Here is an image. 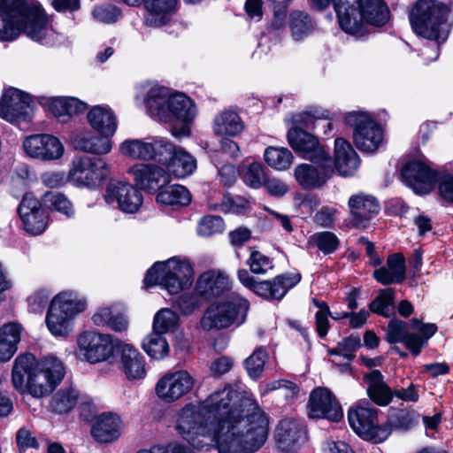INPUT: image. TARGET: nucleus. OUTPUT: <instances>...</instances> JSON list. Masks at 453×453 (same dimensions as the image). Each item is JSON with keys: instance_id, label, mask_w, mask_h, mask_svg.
Here are the masks:
<instances>
[{"instance_id": "nucleus-1", "label": "nucleus", "mask_w": 453, "mask_h": 453, "mask_svg": "<svg viewBox=\"0 0 453 453\" xmlns=\"http://www.w3.org/2000/svg\"><path fill=\"white\" fill-rule=\"evenodd\" d=\"M268 424L256 400L226 387L183 407L176 430L195 448L214 442L219 453H254L267 439Z\"/></svg>"}, {"instance_id": "nucleus-2", "label": "nucleus", "mask_w": 453, "mask_h": 453, "mask_svg": "<svg viewBox=\"0 0 453 453\" xmlns=\"http://www.w3.org/2000/svg\"><path fill=\"white\" fill-rule=\"evenodd\" d=\"M65 376L63 363L49 356L36 362L30 353L19 355L12 368V383L16 389L28 392L35 397L50 395Z\"/></svg>"}, {"instance_id": "nucleus-3", "label": "nucleus", "mask_w": 453, "mask_h": 453, "mask_svg": "<svg viewBox=\"0 0 453 453\" xmlns=\"http://www.w3.org/2000/svg\"><path fill=\"white\" fill-rule=\"evenodd\" d=\"M43 10L22 0H0V40L12 41L20 32L42 42L49 34Z\"/></svg>"}, {"instance_id": "nucleus-4", "label": "nucleus", "mask_w": 453, "mask_h": 453, "mask_svg": "<svg viewBox=\"0 0 453 453\" xmlns=\"http://www.w3.org/2000/svg\"><path fill=\"white\" fill-rule=\"evenodd\" d=\"M311 5L322 11L332 2L341 28L348 34H357L365 22L383 26L389 12L381 0H310Z\"/></svg>"}, {"instance_id": "nucleus-5", "label": "nucleus", "mask_w": 453, "mask_h": 453, "mask_svg": "<svg viewBox=\"0 0 453 453\" xmlns=\"http://www.w3.org/2000/svg\"><path fill=\"white\" fill-rule=\"evenodd\" d=\"M448 8L435 0H419L410 13L414 32L438 44L446 41L449 33L447 23Z\"/></svg>"}, {"instance_id": "nucleus-6", "label": "nucleus", "mask_w": 453, "mask_h": 453, "mask_svg": "<svg viewBox=\"0 0 453 453\" xmlns=\"http://www.w3.org/2000/svg\"><path fill=\"white\" fill-rule=\"evenodd\" d=\"M192 281L193 268L190 264L174 257L165 262L155 263L144 279L147 287L160 285L171 295L188 288Z\"/></svg>"}, {"instance_id": "nucleus-7", "label": "nucleus", "mask_w": 453, "mask_h": 453, "mask_svg": "<svg viewBox=\"0 0 453 453\" xmlns=\"http://www.w3.org/2000/svg\"><path fill=\"white\" fill-rule=\"evenodd\" d=\"M250 308L249 301L238 294L233 293L226 299L211 304L204 311L201 327L204 331L223 329L232 325L244 322Z\"/></svg>"}, {"instance_id": "nucleus-8", "label": "nucleus", "mask_w": 453, "mask_h": 453, "mask_svg": "<svg viewBox=\"0 0 453 453\" xmlns=\"http://www.w3.org/2000/svg\"><path fill=\"white\" fill-rule=\"evenodd\" d=\"M86 308V302L74 292H63L51 301L46 316V325L56 337L65 338L70 334L71 321Z\"/></svg>"}, {"instance_id": "nucleus-9", "label": "nucleus", "mask_w": 453, "mask_h": 453, "mask_svg": "<svg viewBox=\"0 0 453 453\" xmlns=\"http://www.w3.org/2000/svg\"><path fill=\"white\" fill-rule=\"evenodd\" d=\"M349 426L353 431L365 440L374 443L384 441L391 434L388 425H379L377 410L365 403L349 409L348 412Z\"/></svg>"}, {"instance_id": "nucleus-10", "label": "nucleus", "mask_w": 453, "mask_h": 453, "mask_svg": "<svg viewBox=\"0 0 453 453\" xmlns=\"http://www.w3.org/2000/svg\"><path fill=\"white\" fill-rule=\"evenodd\" d=\"M344 119L353 128V142L358 150L367 153L378 150L383 141V131L369 114L352 111Z\"/></svg>"}, {"instance_id": "nucleus-11", "label": "nucleus", "mask_w": 453, "mask_h": 453, "mask_svg": "<svg viewBox=\"0 0 453 453\" xmlns=\"http://www.w3.org/2000/svg\"><path fill=\"white\" fill-rule=\"evenodd\" d=\"M173 143L161 137L127 139L119 144L120 153L130 159L165 162L171 154Z\"/></svg>"}, {"instance_id": "nucleus-12", "label": "nucleus", "mask_w": 453, "mask_h": 453, "mask_svg": "<svg viewBox=\"0 0 453 453\" xmlns=\"http://www.w3.org/2000/svg\"><path fill=\"white\" fill-rule=\"evenodd\" d=\"M240 282L256 295L270 300H280L301 280L298 273H283L271 280L257 281L246 269L237 272Z\"/></svg>"}, {"instance_id": "nucleus-13", "label": "nucleus", "mask_w": 453, "mask_h": 453, "mask_svg": "<svg viewBox=\"0 0 453 453\" xmlns=\"http://www.w3.org/2000/svg\"><path fill=\"white\" fill-rule=\"evenodd\" d=\"M196 114L193 101L183 94H176L168 99L166 119L163 122L172 125L171 133L176 138L187 137L190 134L188 124Z\"/></svg>"}, {"instance_id": "nucleus-14", "label": "nucleus", "mask_w": 453, "mask_h": 453, "mask_svg": "<svg viewBox=\"0 0 453 453\" xmlns=\"http://www.w3.org/2000/svg\"><path fill=\"white\" fill-rule=\"evenodd\" d=\"M194 386V377L186 370H179L166 372L160 378L155 392L163 402L172 403L188 394Z\"/></svg>"}, {"instance_id": "nucleus-15", "label": "nucleus", "mask_w": 453, "mask_h": 453, "mask_svg": "<svg viewBox=\"0 0 453 453\" xmlns=\"http://www.w3.org/2000/svg\"><path fill=\"white\" fill-rule=\"evenodd\" d=\"M32 114V100L28 94L14 88L4 91L0 101V118L10 123H21L29 121Z\"/></svg>"}, {"instance_id": "nucleus-16", "label": "nucleus", "mask_w": 453, "mask_h": 453, "mask_svg": "<svg viewBox=\"0 0 453 453\" xmlns=\"http://www.w3.org/2000/svg\"><path fill=\"white\" fill-rule=\"evenodd\" d=\"M106 175V163L102 158H91L88 156L75 157L69 172L72 181L88 188L96 187Z\"/></svg>"}, {"instance_id": "nucleus-17", "label": "nucleus", "mask_w": 453, "mask_h": 453, "mask_svg": "<svg viewBox=\"0 0 453 453\" xmlns=\"http://www.w3.org/2000/svg\"><path fill=\"white\" fill-rule=\"evenodd\" d=\"M108 204L117 207L126 213L136 212L142 203V195L130 183L115 179L110 180L104 196Z\"/></svg>"}, {"instance_id": "nucleus-18", "label": "nucleus", "mask_w": 453, "mask_h": 453, "mask_svg": "<svg viewBox=\"0 0 453 453\" xmlns=\"http://www.w3.org/2000/svg\"><path fill=\"white\" fill-rule=\"evenodd\" d=\"M316 165L301 164L295 169V177L304 189L323 186L334 173L332 157L324 159L310 160Z\"/></svg>"}, {"instance_id": "nucleus-19", "label": "nucleus", "mask_w": 453, "mask_h": 453, "mask_svg": "<svg viewBox=\"0 0 453 453\" xmlns=\"http://www.w3.org/2000/svg\"><path fill=\"white\" fill-rule=\"evenodd\" d=\"M78 345L86 360L92 364L106 360L113 351L111 336L93 331L81 334Z\"/></svg>"}, {"instance_id": "nucleus-20", "label": "nucleus", "mask_w": 453, "mask_h": 453, "mask_svg": "<svg viewBox=\"0 0 453 453\" xmlns=\"http://www.w3.org/2000/svg\"><path fill=\"white\" fill-rule=\"evenodd\" d=\"M308 408L309 416L312 418L339 421L343 416L342 407L334 395L323 388H318L311 392Z\"/></svg>"}, {"instance_id": "nucleus-21", "label": "nucleus", "mask_w": 453, "mask_h": 453, "mask_svg": "<svg viewBox=\"0 0 453 453\" xmlns=\"http://www.w3.org/2000/svg\"><path fill=\"white\" fill-rule=\"evenodd\" d=\"M401 175L403 181L418 194L428 193L436 182V173L419 160L406 163Z\"/></svg>"}, {"instance_id": "nucleus-22", "label": "nucleus", "mask_w": 453, "mask_h": 453, "mask_svg": "<svg viewBox=\"0 0 453 453\" xmlns=\"http://www.w3.org/2000/svg\"><path fill=\"white\" fill-rule=\"evenodd\" d=\"M288 141L290 147L303 159L319 160L331 157L329 150L314 135L300 128H291L288 132Z\"/></svg>"}, {"instance_id": "nucleus-23", "label": "nucleus", "mask_w": 453, "mask_h": 453, "mask_svg": "<svg viewBox=\"0 0 453 453\" xmlns=\"http://www.w3.org/2000/svg\"><path fill=\"white\" fill-rule=\"evenodd\" d=\"M24 229L28 234H42L47 226V215L42 208L41 202L31 193H27L18 208Z\"/></svg>"}, {"instance_id": "nucleus-24", "label": "nucleus", "mask_w": 453, "mask_h": 453, "mask_svg": "<svg viewBox=\"0 0 453 453\" xmlns=\"http://www.w3.org/2000/svg\"><path fill=\"white\" fill-rule=\"evenodd\" d=\"M23 148L27 156L41 160H55L64 154V146L55 136L35 134L27 137Z\"/></svg>"}, {"instance_id": "nucleus-25", "label": "nucleus", "mask_w": 453, "mask_h": 453, "mask_svg": "<svg viewBox=\"0 0 453 453\" xmlns=\"http://www.w3.org/2000/svg\"><path fill=\"white\" fill-rule=\"evenodd\" d=\"M136 185L144 190L156 191L167 186L171 176L164 168L152 164H137L128 169Z\"/></svg>"}, {"instance_id": "nucleus-26", "label": "nucleus", "mask_w": 453, "mask_h": 453, "mask_svg": "<svg viewBox=\"0 0 453 453\" xmlns=\"http://www.w3.org/2000/svg\"><path fill=\"white\" fill-rule=\"evenodd\" d=\"M351 223L358 228H365L372 217L380 211V204L375 197L357 194L349 197L348 202Z\"/></svg>"}, {"instance_id": "nucleus-27", "label": "nucleus", "mask_w": 453, "mask_h": 453, "mask_svg": "<svg viewBox=\"0 0 453 453\" xmlns=\"http://www.w3.org/2000/svg\"><path fill=\"white\" fill-rule=\"evenodd\" d=\"M231 288L229 277L220 271H207L202 273L196 284V294L204 299L222 296Z\"/></svg>"}, {"instance_id": "nucleus-28", "label": "nucleus", "mask_w": 453, "mask_h": 453, "mask_svg": "<svg viewBox=\"0 0 453 453\" xmlns=\"http://www.w3.org/2000/svg\"><path fill=\"white\" fill-rule=\"evenodd\" d=\"M275 439L279 449L290 452L305 441V430L300 421L295 419H283L275 431Z\"/></svg>"}, {"instance_id": "nucleus-29", "label": "nucleus", "mask_w": 453, "mask_h": 453, "mask_svg": "<svg viewBox=\"0 0 453 453\" xmlns=\"http://www.w3.org/2000/svg\"><path fill=\"white\" fill-rule=\"evenodd\" d=\"M334 170L342 176L352 175L359 166V157L350 143L343 138L334 141Z\"/></svg>"}, {"instance_id": "nucleus-30", "label": "nucleus", "mask_w": 453, "mask_h": 453, "mask_svg": "<svg viewBox=\"0 0 453 453\" xmlns=\"http://www.w3.org/2000/svg\"><path fill=\"white\" fill-rule=\"evenodd\" d=\"M120 365L128 380H140L146 376L145 360L142 355L130 344L119 349Z\"/></svg>"}, {"instance_id": "nucleus-31", "label": "nucleus", "mask_w": 453, "mask_h": 453, "mask_svg": "<svg viewBox=\"0 0 453 453\" xmlns=\"http://www.w3.org/2000/svg\"><path fill=\"white\" fill-rule=\"evenodd\" d=\"M122 421L113 413H104L95 421L91 434L100 443H108L117 440L120 435Z\"/></svg>"}, {"instance_id": "nucleus-32", "label": "nucleus", "mask_w": 453, "mask_h": 453, "mask_svg": "<svg viewBox=\"0 0 453 453\" xmlns=\"http://www.w3.org/2000/svg\"><path fill=\"white\" fill-rule=\"evenodd\" d=\"M88 119L90 126L107 139L117 130V118L109 106H94L88 114Z\"/></svg>"}, {"instance_id": "nucleus-33", "label": "nucleus", "mask_w": 453, "mask_h": 453, "mask_svg": "<svg viewBox=\"0 0 453 453\" xmlns=\"http://www.w3.org/2000/svg\"><path fill=\"white\" fill-rule=\"evenodd\" d=\"M160 164L165 165L168 171L177 178L188 176L196 169V158L183 149H176L173 144L170 157Z\"/></svg>"}, {"instance_id": "nucleus-34", "label": "nucleus", "mask_w": 453, "mask_h": 453, "mask_svg": "<svg viewBox=\"0 0 453 453\" xmlns=\"http://www.w3.org/2000/svg\"><path fill=\"white\" fill-rule=\"evenodd\" d=\"M21 331L22 326L14 322L4 324L0 328V361H8L16 353Z\"/></svg>"}, {"instance_id": "nucleus-35", "label": "nucleus", "mask_w": 453, "mask_h": 453, "mask_svg": "<svg viewBox=\"0 0 453 453\" xmlns=\"http://www.w3.org/2000/svg\"><path fill=\"white\" fill-rule=\"evenodd\" d=\"M72 143L76 150L97 155L107 154L112 147L109 139L96 136L89 132L73 135Z\"/></svg>"}, {"instance_id": "nucleus-36", "label": "nucleus", "mask_w": 453, "mask_h": 453, "mask_svg": "<svg viewBox=\"0 0 453 453\" xmlns=\"http://www.w3.org/2000/svg\"><path fill=\"white\" fill-rule=\"evenodd\" d=\"M368 382L367 394L371 400L378 405H388L393 396L389 387L383 380V375L379 370H372L365 376Z\"/></svg>"}, {"instance_id": "nucleus-37", "label": "nucleus", "mask_w": 453, "mask_h": 453, "mask_svg": "<svg viewBox=\"0 0 453 453\" xmlns=\"http://www.w3.org/2000/svg\"><path fill=\"white\" fill-rule=\"evenodd\" d=\"M145 8L149 12L146 18L148 23L152 26H163L174 12L177 0H145Z\"/></svg>"}, {"instance_id": "nucleus-38", "label": "nucleus", "mask_w": 453, "mask_h": 453, "mask_svg": "<svg viewBox=\"0 0 453 453\" xmlns=\"http://www.w3.org/2000/svg\"><path fill=\"white\" fill-rule=\"evenodd\" d=\"M168 90L159 85H152L147 91L145 97V104L150 114L157 117L160 121L166 119L165 110L168 104Z\"/></svg>"}, {"instance_id": "nucleus-39", "label": "nucleus", "mask_w": 453, "mask_h": 453, "mask_svg": "<svg viewBox=\"0 0 453 453\" xmlns=\"http://www.w3.org/2000/svg\"><path fill=\"white\" fill-rule=\"evenodd\" d=\"M243 129V123L237 114L232 110H225L214 119L213 131L218 135H236Z\"/></svg>"}, {"instance_id": "nucleus-40", "label": "nucleus", "mask_w": 453, "mask_h": 453, "mask_svg": "<svg viewBox=\"0 0 453 453\" xmlns=\"http://www.w3.org/2000/svg\"><path fill=\"white\" fill-rule=\"evenodd\" d=\"M79 400L77 389L70 386L61 388L52 397L50 408L56 413H67L76 405Z\"/></svg>"}, {"instance_id": "nucleus-41", "label": "nucleus", "mask_w": 453, "mask_h": 453, "mask_svg": "<svg viewBox=\"0 0 453 453\" xmlns=\"http://www.w3.org/2000/svg\"><path fill=\"white\" fill-rule=\"evenodd\" d=\"M288 26L295 40H301L310 35L315 25L311 17L304 12L295 10L289 13Z\"/></svg>"}, {"instance_id": "nucleus-42", "label": "nucleus", "mask_w": 453, "mask_h": 453, "mask_svg": "<svg viewBox=\"0 0 453 453\" xmlns=\"http://www.w3.org/2000/svg\"><path fill=\"white\" fill-rule=\"evenodd\" d=\"M157 201L165 205H188L191 196L189 191L181 185L165 186L159 189Z\"/></svg>"}, {"instance_id": "nucleus-43", "label": "nucleus", "mask_w": 453, "mask_h": 453, "mask_svg": "<svg viewBox=\"0 0 453 453\" xmlns=\"http://www.w3.org/2000/svg\"><path fill=\"white\" fill-rule=\"evenodd\" d=\"M395 293L393 288L381 289L369 305L370 311L385 318L394 314Z\"/></svg>"}, {"instance_id": "nucleus-44", "label": "nucleus", "mask_w": 453, "mask_h": 453, "mask_svg": "<svg viewBox=\"0 0 453 453\" xmlns=\"http://www.w3.org/2000/svg\"><path fill=\"white\" fill-rule=\"evenodd\" d=\"M265 160L276 170H286L293 162V155L287 148L268 147L265 151Z\"/></svg>"}, {"instance_id": "nucleus-45", "label": "nucleus", "mask_w": 453, "mask_h": 453, "mask_svg": "<svg viewBox=\"0 0 453 453\" xmlns=\"http://www.w3.org/2000/svg\"><path fill=\"white\" fill-rule=\"evenodd\" d=\"M268 357L265 348L260 346L254 349L252 354L244 360V367L250 377L256 380L262 375Z\"/></svg>"}, {"instance_id": "nucleus-46", "label": "nucleus", "mask_w": 453, "mask_h": 453, "mask_svg": "<svg viewBox=\"0 0 453 453\" xmlns=\"http://www.w3.org/2000/svg\"><path fill=\"white\" fill-rule=\"evenodd\" d=\"M42 201L50 211H58L70 218L74 215V210L69 199L59 192H47Z\"/></svg>"}, {"instance_id": "nucleus-47", "label": "nucleus", "mask_w": 453, "mask_h": 453, "mask_svg": "<svg viewBox=\"0 0 453 453\" xmlns=\"http://www.w3.org/2000/svg\"><path fill=\"white\" fill-rule=\"evenodd\" d=\"M308 243L317 247L323 254H332L340 246L339 238L333 232L324 231L312 234Z\"/></svg>"}, {"instance_id": "nucleus-48", "label": "nucleus", "mask_w": 453, "mask_h": 453, "mask_svg": "<svg viewBox=\"0 0 453 453\" xmlns=\"http://www.w3.org/2000/svg\"><path fill=\"white\" fill-rule=\"evenodd\" d=\"M142 347L152 358H163L168 352L169 346L161 334L152 332L142 342Z\"/></svg>"}, {"instance_id": "nucleus-49", "label": "nucleus", "mask_w": 453, "mask_h": 453, "mask_svg": "<svg viewBox=\"0 0 453 453\" xmlns=\"http://www.w3.org/2000/svg\"><path fill=\"white\" fill-rule=\"evenodd\" d=\"M241 176L243 182L252 188H258L265 181V174L263 165L260 163L253 162L244 165L241 171Z\"/></svg>"}, {"instance_id": "nucleus-50", "label": "nucleus", "mask_w": 453, "mask_h": 453, "mask_svg": "<svg viewBox=\"0 0 453 453\" xmlns=\"http://www.w3.org/2000/svg\"><path fill=\"white\" fill-rule=\"evenodd\" d=\"M178 315L170 309H162L157 312L153 321V332L164 334L176 327Z\"/></svg>"}, {"instance_id": "nucleus-51", "label": "nucleus", "mask_w": 453, "mask_h": 453, "mask_svg": "<svg viewBox=\"0 0 453 453\" xmlns=\"http://www.w3.org/2000/svg\"><path fill=\"white\" fill-rule=\"evenodd\" d=\"M246 265L255 274H265L273 268V260L258 250H251Z\"/></svg>"}, {"instance_id": "nucleus-52", "label": "nucleus", "mask_w": 453, "mask_h": 453, "mask_svg": "<svg viewBox=\"0 0 453 453\" xmlns=\"http://www.w3.org/2000/svg\"><path fill=\"white\" fill-rule=\"evenodd\" d=\"M224 228V221L219 216L209 215L200 220L197 226V233L201 236H211L222 233Z\"/></svg>"}, {"instance_id": "nucleus-53", "label": "nucleus", "mask_w": 453, "mask_h": 453, "mask_svg": "<svg viewBox=\"0 0 453 453\" xmlns=\"http://www.w3.org/2000/svg\"><path fill=\"white\" fill-rule=\"evenodd\" d=\"M409 333V326L406 322L393 319L388 322L386 340L389 343L403 342Z\"/></svg>"}, {"instance_id": "nucleus-54", "label": "nucleus", "mask_w": 453, "mask_h": 453, "mask_svg": "<svg viewBox=\"0 0 453 453\" xmlns=\"http://www.w3.org/2000/svg\"><path fill=\"white\" fill-rule=\"evenodd\" d=\"M405 259L401 253H395L388 257V269L396 280V283H401L405 278Z\"/></svg>"}, {"instance_id": "nucleus-55", "label": "nucleus", "mask_w": 453, "mask_h": 453, "mask_svg": "<svg viewBox=\"0 0 453 453\" xmlns=\"http://www.w3.org/2000/svg\"><path fill=\"white\" fill-rule=\"evenodd\" d=\"M361 342L358 336H349L338 342L340 356L346 360L351 361L356 357V351L360 347Z\"/></svg>"}, {"instance_id": "nucleus-56", "label": "nucleus", "mask_w": 453, "mask_h": 453, "mask_svg": "<svg viewBox=\"0 0 453 453\" xmlns=\"http://www.w3.org/2000/svg\"><path fill=\"white\" fill-rule=\"evenodd\" d=\"M436 181L438 182V189L441 196L446 201L453 203V174H436Z\"/></svg>"}, {"instance_id": "nucleus-57", "label": "nucleus", "mask_w": 453, "mask_h": 453, "mask_svg": "<svg viewBox=\"0 0 453 453\" xmlns=\"http://www.w3.org/2000/svg\"><path fill=\"white\" fill-rule=\"evenodd\" d=\"M94 18L103 23L110 24L117 21L119 12L114 6H98L93 10Z\"/></svg>"}, {"instance_id": "nucleus-58", "label": "nucleus", "mask_w": 453, "mask_h": 453, "mask_svg": "<svg viewBox=\"0 0 453 453\" xmlns=\"http://www.w3.org/2000/svg\"><path fill=\"white\" fill-rule=\"evenodd\" d=\"M276 389L284 390L283 396L287 399L294 398L299 392V388L295 383L285 380H275L266 386V391Z\"/></svg>"}, {"instance_id": "nucleus-59", "label": "nucleus", "mask_w": 453, "mask_h": 453, "mask_svg": "<svg viewBox=\"0 0 453 453\" xmlns=\"http://www.w3.org/2000/svg\"><path fill=\"white\" fill-rule=\"evenodd\" d=\"M29 179V168L25 165H19L12 176V187L15 188L25 189L27 186Z\"/></svg>"}, {"instance_id": "nucleus-60", "label": "nucleus", "mask_w": 453, "mask_h": 453, "mask_svg": "<svg viewBox=\"0 0 453 453\" xmlns=\"http://www.w3.org/2000/svg\"><path fill=\"white\" fill-rule=\"evenodd\" d=\"M415 423L413 416L404 411H401L397 412L394 417L390 419V425L396 429L400 430H408L410 429Z\"/></svg>"}, {"instance_id": "nucleus-61", "label": "nucleus", "mask_w": 453, "mask_h": 453, "mask_svg": "<svg viewBox=\"0 0 453 453\" xmlns=\"http://www.w3.org/2000/svg\"><path fill=\"white\" fill-rule=\"evenodd\" d=\"M228 238L232 246L240 248L250 241L251 232L247 227H238L228 234Z\"/></svg>"}, {"instance_id": "nucleus-62", "label": "nucleus", "mask_w": 453, "mask_h": 453, "mask_svg": "<svg viewBox=\"0 0 453 453\" xmlns=\"http://www.w3.org/2000/svg\"><path fill=\"white\" fill-rule=\"evenodd\" d=\"M263 185L266 191L273 196H283L288 191L286 183L275 178L265 180Z\"/></svg>"}, {"instance_id": "nucleus-63", "label": "nucleus", "mask_w": 453, "mask_h": 453, "mask_svg": "<svg viewBox=\"0 0 453 453\" xmlns=\"http://www.w3.org/2000/svg\"><path fill=\"white\" fill-rule=\"evenodd\" d=\"M43 185L51 188H58L65 183V174L60 172H46L42 174Z\"/></svg>"}, {"instance_id": "nucleus-64", "label": "nucleus", "mask_w": 453, "mask_h": 453, "mask_svg": "<svg viewBox=\"0 0 453 453\" xmlns=\"http://www.w3.org/2000/svg\"><path fill=\"white\" fill-rule=\"evenodd\" d=\"M415 356H418L426 344V341L421 335L414 333H409L402 342Z\"/></svg>"}]
</instances>
